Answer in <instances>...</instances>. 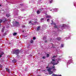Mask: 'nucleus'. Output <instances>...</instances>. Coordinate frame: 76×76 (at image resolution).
Returning <instances> with one entry per match:
<instances>
[{
    "instance_id": "8",
    "label": "nucleus",
    "mask_w": 76,
    "mask_h": 76,
    "mask_svg": "<svg viewBox=\"0 0 76 76\" xmlns=\"http://www.w3.org/2000/svg\"><path fill=\"white\" fill-rule=\"evenodd\" d=\"M6 16H7V18L9 17L10 16V14H7L6 15Z\"/></svg>"
},
{
    "instance_id": "14",
    "label": "nucleus",
    "mask_w": 76,
    "mask_h": 76,
    "mask_svg": "<svg viewBox=\"0 0 76 76\" xmlns=\"http://www.w3.org/2000/svg\"><path fill=\"white\" fill-rule=\"evenodd\" d=\"M53 0H51L49 1V3H53Z\"/></svg>"
},
{
    "instance_id": "24",
    "label": "nucleus",
    "mask_w": 76,
    "mask_h": 76,
    "mask_svg": "<svg viewBox=\"0 0 76 76\" xmlns=\"http://www.w3.org/2000/svg\"><path fill=\"white\" fill-rule=\"evenodd\" d=\"M25 25L22 26V28H25Z\"/></svg>"
},
{
    "instance_id": "41",
    "label": "nucleus",
    "mask_w": 76,
    "mask_h": 76,
    "mask_svg": "<svg viewBox=\"0 0 76 76\" xmlns=\"http://www.w3.org/2000/svg\"><path fill=\"white\" fill-rule=\"evenodd\" d=\"M0 6H1V4H0Z\"/></svg>"
},
{
    "instance_id": "36",
    "label": "nucleus",
    "mask_w": 76,
    "mask_h": 76,
    "mask_svg": "<svg viewBox=\"0 0 76 76\" xmlns=\"http://www.w3.org/2000/svg\"><path fill=\"white\" fill-rule=\"evenodd\" d=\"M53 70H56V69L54 68V69H53Z\"/></svg>"
},
{
    "instance_id": "19",
    "label": "nucleus",
    "mask_w": 76,
    "mask_h": 76,
    "mask_svg": "<svg viewBox=\"0 0 76 76\" xmlns=\"http://www.w3.org/2000/svg\"><path fill=\"white\" fill-rule=\"evenodd\" d=\"M50 56V55H49V54H48L47 55V58H48V57H49V56Z\"/></svg>"
},
{
    "instance_id": "34",
    "label": "nucleus",
    "mask_w": 76,
    "mask_h": 76,
    "mask_svg": "<svg viewBox=\"0 0 76 76\" xmlns=\"http://www.w3.org/2000/svg\"><path fill=\"white\" fill-rule=\"evenodd\" d=\"M50 20V19H48L47 20V21H48V20Z\"/></svg>"
},
{
    "instance_id": "3",
    "label": "nucleus",
    "mask_w": 76,
    "mask_h": 76,
    "mask_svg": "<svg viewBox=\"0 0 76 76\" xmlns=\"http://www.w3.org/2000/svg\"><path fill=\"white\" fill-rule=\"evenodd\" d=\"M52 76H61V75H57V74H53L52 75Z\"/></svg>"
},
{
    "instance_id": "32",
    "label": "nucleus",
    "mask_w": 76,
    "mask_h": 76,
    "mask_svg": "<svg viewBox=\"0 0 76 76\" xmlns=\"http://www.w3.org/2000/svg\"><path fill=\"white\" fill-rule=\"evenodd\" d=\"M53 25H56V23H53Z\"/></svg>"
},
{
    "instance_id": "20",
    "label": "nucleus",
    "mask_w": 76,
    "mask_h": 76,
    "mask_svg": "<svg viewBox=\"0 0 76 76\" xmlns=\"http://www.w3.org/2000/svg\"><path fill=\"white\" fill-rule=\"evenodd\" d=\"M15 23L17 24H18V25H19V22L15 21Z\"/></svg>"
},
{
    "instance_id": "45",
    "label": "nucleus",
    "mask_w": 76,
    "mask_h": 76,
    "mask_svg": "<svg viewBox=\"0 0 76 76\" xmlns=\"http://www.w3.org/2000/svg\"><path fill=\"white\" fill-rule=\"evenodd\" d=\"M52 44H53V43H52Z\"/></svg>"
},
{
    "instance_id": "28",
    "label": "nucleus",
    "mask_w": 76,
    "mask_h": 76,
    "mask_svg": "<svg viewBox=\"0 0 76 76\" xmlns=\"http://www.w3.org/2000/svg\"><path fill=\"white\" fill-rule=\"evenodd\" d=\"M56 57V56H53V58H55V57Z\"/></svg>"
},
{
    "instance_id": "33",
    "label": "nucleus",
    "mask_w": 76,
    "mask_h": 76,
    "mask_svg": "<svg viewBox=\"0 0 76 76\" xmlns=\"http://www.w3.org/2000/svg\"><path fill=\"white\" fill-rule=\"evenodd\" d=\"M39 10H41V11H42V10L41 9H39Z\"/></svg>"
},
{
    "instance_id": "42",
    "label": "nucleus",
    "mask_w": 76,
    "mask_h": 76,
    "mask_svg": "<svg viewBox=\"0 0 76 76\" xmlns=\"http://www.w3.org/2000/svg\"><path fill=\"white\" fill-rule=\"evenodd\" d=\"M22 4H20V5H22Z\"/></svg>"
},
{
    "instance_id": "43",
    "label": "nucleus",
    "mask_w": 76,
    "mask_h": 76,
    "mask_svg": "<svg viewBox=\"0 0 76 76\" xmlns=\"http://www.w3.org/2000/svg\"><path fill=\"white\" fill-rule=\"evenodd\" d=\"M53 47V45H52Z\"/></svg>"
},
{
    "instance_id": "23",
    "label": "nucleus",
    "mask_w": 76,
    "mask_h": 76,
    "mask_svg": "<svg viewBox=\"0 0 76 76\" xmlns=\"http://www.w3.org/2000/svg\"><path fill=\"white\" fill-rule=\"evenodd\" d=\"M62 26L64 27V26H66V25L65 24H63Z\"/></svg>"
},
{
    "instance_id": "39",
    "label": "nucleus",
    "mask_w": 76,
    "mask_h": 76,
    "mask_svg": "<svg viewBox=\"0 0 76 76\" xmlns=\"http://www.w3.org/2000/svg\"><path fill=\"white\" fill-rule=\"evenodd\" d=\"M34 23H37V21L35 22H34Z\"/></svg>"
},
{
    "instance_id": "6",
    "label": "nucleus",
    "mask_w": 76,
    "mask_h": 76,
    "mask_svg": "<svg viewBox=\"0 0 76 76\" xmlns=\"http://www.w3.org/2000/svg\"><path fill=\"white\" fill-rule=\"evenodd\" d=\"M17 61V60H16V59H14L12 61V63H16Z\"/></svg>"
},
{
    "instance_id": "15",
    "label": "nucleus",
    "mask_w": 76,
    "mask_h": 76,
    "mask_svg": "<svg viewBox=\"0 0 76 76\" xmlns=\"http://www.w3.org/2000/svg\"><path fill=\"white\" fill-rule=\"evenodd\" d=\"M37 12V14H39L40 13V11H39V10H38Z\"/></svg>"
},
{
    "instance_id": "44",
    "label": "nucleus",
    "mask_w": 76,
    "mask_h": 76,
    "mask_svg": "<svg viewBox=\"0 0 76 76\" xmlns=\"http://www.w3.org/2000/svg\"><path fill=\"white\" fill-rule=\"evenodd\" d=\"M55 65H56V64H55Z\"/></svg>"
},
{
    "instance_id": "27",
    "label": "nucleus",
    "mask_w": 76,
    "mask_h": 76,
    "mask_svg": "<svg viewBox=\"0 0 76 76\" xmlns=\"http://www.w3.org/2000/svg\"><path fill=\"white\" fill-rule=\"evenodd\" d=\"M32 23V22H31V20L29 22V23L30 24V23Z\"/></svg>"
},
{
    "instance_id": "40",
    "label": "nucleus",
    "mask_w": 76,
    "mask_h": 76,
    "mask_svg": "<svg viewBox=\"0 0 76 76\" xmlns=\"http://www.w3.org/2000/svg\"><path fill=\"white\" fill-rule=\"evenodd\" d=\"M43 71H44V72H45V70H43Z\"/></svg>"
},
{
    "instance_id": "7",
    "label": "nucleus",
    "mask_w": 76,
    "mask_h": 76,
    "mask_svg": "<svg viewBox=\"0 0 76 76\" xmlns=\"http://www.w3.org/2000/svg\"><path fill=\"white\" fill-rule=\"evenodd\" d=\"M51 17L50 15H47L46 16V18H51Z\"/></svg>"
},
{
    "instance_id": "2",
    "label": "nucleus",
    "mask_w": 76,
    "mask_h": 76,
    "mask_svg": "<svg viewBox=\"0 0 76 76\" xmlns=\"http://www.w3.org/2000/svg\"><path fill=\"white\" fill-rule=\"evenodd\" d=\"M13 53L14 54H15L16 55H18L19 53V50H16L13 51Z\"/></svg>"
},
{
    "instance_id": "9",
    "label": "nucleus",
    "mask_w": 76,
    "mask_h": 76,
    "mask_svg": "<svg viewBox=\"0 0 76 76\" xmlns=\"http://www.w3.org/2000/svg\"><path fill=\"white\" fill-rule=\"evenodd\" d=\"M2 22H3V20L1 19H0V26H1V23H2Z\"/></svg>"
},
{
    "instance_id": "12",
    "label": "nucleus",
    "mask_w": 76,
    "mask_h": 76,
    "mask_svg": "<svg viewBox=\"0 0 76 76\" xmlns=\"http://www.w3.org/2000/svg\"><path fill=\"white\" fill-rule=\"evenodd\" d=\"M59 63V62L58 61L57 62V63H56L55 64H53V66H54V65H55V64L57 65V64H58Z\"/></svg>"
},
{
    "instance_id": "25",
    "label": "nucleus",
    "mask_w": 76,
    "mask_h": 76,
    "mask_svg": "<svg viewBox=\"0 0 76 76\" xmlns=\"http://www.w3.org/2000/svg\"><path fill=\"white\" fill-rule=\"evenodd\" d=\"M42 58H43V59H45V56H43L42 57Z\"/></svg>"
},
{
    "instance_id": "26",
    "label": "nucleus",
    "mask_w": 76,
    "mask_h": 76,
    "mask_svg": "<svg viewBox=\"0 0 76 76\" xmlns=\"http://www.w3.org/2000/svg\"><path fill=\"white\" fill-rule=\"evenodd\" d=\"M1 67H2V66L1 64H0V68H1Z\"/></svg>"
},
{
    "instance_id": "11",
    "label": "nucleus",
    "mask_w": 76,
    "mask_h": 76,
    "mask_svg": "<svg viewBox=\"0 0 76 76\" xmlns=\"http://www.w3.org/2000/svg\"><path fill=\"white\" fill-rule=\"evenodd\" d=\"M4 28H5V27H4L3 28H2V32H4Z\"/></svg>"
},
{
    "instance_id": "1",
    "label": "nucleus",
    "mask_w": 76,
    "mask_h": 76,
    "mask_svg": "<svg viewBox=\"0 0 76 76\" xmlns=\"http://www.w3.org/2000/svg\"><path fill=\"white\" fill-rule=\"evenodd\" d=\"M55 60L52 59V61H51L50 64H53V66L54 65V62H53V61H55ZM55 68V66H53L52 67V68L50 67H48V66L46 67V68L47 69V71H48L49 72V73L50 75H51V74H53V72L51 71L52 69H54Z\"/></svg>"
},
{
    "instance_id": "5",
    "label": "nucleus",
    "mask_w": 76,
    "mask_h": 76,
    "mask_svg": "<svg viewBox=\"0 0 76 76\" xmlns=\"http://www.w3.org/2000/svg\"><path fill=\"white\" fill-rule=\"evenodd\" d=\"M57 40H58V41H60L61 40V38L60 37H58L56 38Z\"/></svg>"
},
{
    "instance_id": "38",
    "label": "nucleus",
    "mask_w": 76,
    "mask_h": 76,
    "mask_svg": "<svg viewBox=\"0 0 76 76\" xmlns=\"http://www.w3.org/2000/svg\"><path fill=\"white\" fill-rule=\"evenodd\" d=\"M22 32H24V30Z\"/></svg>"
},
{
    "instance_id": "35",
    "label": "nucleus",
    "mask_w": 76,
    "mask_h": 76,
    "mask_svg": "<svg viewBox=\"0 0 76 76\" xmlns=\"http://www.w3.org/2000/svg\"><path fill=\"white\" fill-rule=\"evenodd\" d=\"M51 22L52 23H53V20H51Z\"/></svg>"
},
{
    "instance_id": "4",
    "label": "nucleus",
    "mask_w": 76,
    "mask_h": 76,
    "mask_svg": "<svg viewBox=\"0 0 76 76\" xmlns=\"http://www.w3.org/2000/svg\"><path fill=\"white\" fill-rule=\"evenodd\" d=\"M40 28H41V27L40 26H37V31H39L40 29Z\"/></svg>"
},
{
    "instance_id": "17",
    "label": "nucleus",
    "mask_w": 76,
    "mask_h": 76,
    "mask_svg": "<svg viewBox=\"0 0 76 76\" xmlns=\"http://www.w3.org/2000/svg\"><path fill=\"white\" fill-rule=\"evenodd\" d=\"M2 54H1V55L0 54V58H1V56H2L3 55V54H4V53L3 52L2 53Z\"/></svg>"
},
{
    "instance_id": "37",
    "label": "nucleus",
    "mask_w": 76,
    "mask_h": 76,
    "mask_svg": "<svg viewBox=\"0 0 76 76\" xmlns=\"http://www.w3.org/2000/svg\"><path fill=\"white\" fill-rule=\"evenodd\" d=\"M53 23H51V25H53Z\"/></svg>"
},
{
    "instance_id": "29",
    "label": "nucleus",
    "mask_w": 76,
    "mask_h": 76,
    "mask_svg": "<svg viewBox=\"0 0 76 76\" xmlns=\"http://www.w3.org/2000/svg\"><path fill=\"white\" fill-rule=\"evenodd\" d=\"M45 43H46V42H47V40L45 41Z\"/></svg>"
},
{
    "instance_id": "18",
    "label": "nucleus",
    "mask_w": 76,
    "mask_h": 76,
    "mask_svg": "<svg viewBox=\"0 0 76 76\" xmlns=\"http://www.w3.org/2000/svg\"><path fill=\"white\" fill-rule=\"evenodd\" d=\"M54 27L55 28H57V29H58V27H57V26L55 25L54 26Z\"/></svg>"
},
{
    "instance_id": "31",
    "label": "nucleus",
    "mask_w": 76,
    "mask_h": 76,
    "mask_svg": "<svg viewBox=\"0 0 76 76\" xmlns=\"http://www.w3.org/2000/svg\"><path fill=\"white\" fill-rule=\"evenodd\" d=\"M51 48H56V47H51Z\"/></svg>"
},
{
    "instance_id": "21",
    "label": "nucleus",
    "mask_w": 76,
    "mask_h": 76,
    "mask_svg": "<svg viewBox=\"0 0 76 76\" xmlns=\"http://www.w3.org/2000/svg\"><path fill=\"white\" fill-rule=\"evenodd\" d=\"M33 40H35V39H36V37H33Z\"/></svg>"
},
{
    "instance_id": "13",
    "label": "nucleus",
    "mask_w": 76,
    "mask_h": 76,
    "mask_svg": "<svg viewBox=\"0 0 76 76\" xmlns=\"http://www.w3.org/2000/svg\"><path fill=\"white\" fill-rule=\"evenodd\" d=\"M13 35L14 36H15V35H17V33H16V32L14 33Z\"/></svg>"
},
{
    "instance_id": "10",
    "label": "nucleus",
    "mask_w": 76,
    "mask_h": 76,
    "mask_svg": "<svg viewBox=\"0 0 76 76\" xmlns=\"http://www.w3.org/2000/svg\"><path fill=\"white\" fill-rule=\"evenodd\" d=\"M6 69L7 71H8V72L9 73L10 72V71L9 70V69H8L7 68H6Z\"/></svg>"
},
{
    "instance_id": "46",
    "label": "nucleus",
    "mask_w": 76,
    "mask_h": 76,
    "mask_svg": "<svg viewBox=\"0 0 76 76\" xmlns=\"http://www.w3.org/2000/svg\"><path fill=\"white\" fill-rule=\"evenodd\" d=\"M32 25H33V24H32Z\"/></svg>"
},
{
    "instance_id": "30",
    "label": "nucleus",
    "mask_w": 76,
    "mask_h": 76,
    "mask_svg": "<svg viewBox=\"0 0 76 76\" xmlns=\"http://www.w3.org/2000/svg\"><path fill=\"white\" fill-rule=\"evenodd\" d=\"M44 20V18H41V20Z\"/></svg>"
},
{
    "instance_id": "16",
    "label": "nucleus",
    "mask_w": 76,
    "mask_h": 76,
    "mask_svg": "<svg viewBox=\"0 0 76 76\" xmlns=\"http://www.w3.org/2000/svg\"><path fill=\"white\" fill-rule=\"evenodd\" d=\"M33 42H34V40H31L30 41V43L32 44V43H33Z\"/></svg>"
},
{
    "instance_id": "22",
    "label": "nucleus",
    "mask_w": 76,
    "mask_h": 76,
    "mask_svg": "<svg viewBox=\"0 0 76 76\" xmlns=\"http://www.w3.org/2000/svg\"><path fill=\"white\" fill-rule=\"evenodd\" d=\"M61 47H63V46H64V45H63V44H61Z\"/></svg>"
}]
</instances>
